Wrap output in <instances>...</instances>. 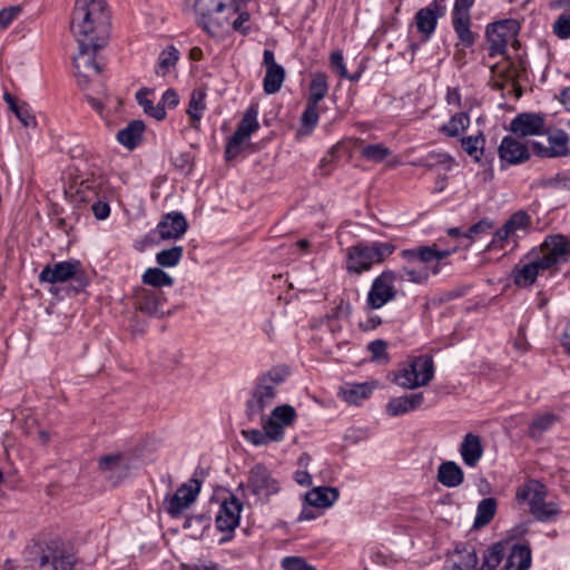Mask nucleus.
<instances>
[{"mask_svg":"<svg viewBox=\"0 0 570 570\" xmlns=\"http://www.w3.org/2000/svg\"><path fill=\"white\" fill-rule=\"evenodd\" d=\"M206 91L203 88H197L191 91L187 114L191 119V125L195 126L203 117V111L206 109Z\"/></svg>","mask_w":570,"mask_h":570,"instance_id":"nucleus-37","label":"nucleus"},{"mask_svg":"<svg viewBox=\"0 0 570 570\" xmlns=\"http://www.w3.org/2000/svg\"><path fill=\"white\" fill-rule=\"evenodd\" d=\"M434 376V363L430 355L411 358L394 373L393 382L403 389L426 386Z\"/></svg>","mask_w":570,"mask_h":570,"instance_id":"nucleus-4","label":"nucleus"},{"mask_svg":"<svg viewBox=\"0 0 570 570\" xmlns=\"http://www.w3.org/2000/svg\"><path fill=\"white\" fill-rule=\"evenodd\" d=\"M79 45V53L73 59V65L77 70L76 75L80 85L87 83L89 79L88 71L92 70L95 73H100L102 68L96 61V53L102 47H83L81 42Z\"/></svg>","mask_w":570,"mask_h":570,"instance_id":"nucleus-18","label":"nucleus"},{"mask_svg":"<svg viewBox=\"0 0 570 570\" xmlns=\"http://www.w3.org/2000/svg\"><path fill=\"white\" fill-rule=\"evenodd\" d=\"M142 282L153 287L160 288L164 286H171L174 284V278L160 268L150 267L145 271Z\"/></svg>","mask_w":570,"mask_h":570,"instance_id":"nucleus-43","label":"nucleus"},{"mask_svg":"<svg viewBox=\"0 0 570 570\" xmlns=\"http://www.w3.org/2000/svg\"><path fill=\"white\" fill-rule=\"evenodd\" d=\"M492 227V224L487 220H480L479 223L472 225L465 233L464 238L472 239L475 235L483 233Z\"/></svg>","mask_w":570,"mask_h":570,"instance_id":"nucleus-62","label":"nucleus"},{"mask_svg":"<svg viewBox=\"0 0 570 570\" xmlns=\"http://www.w3.org/2000/svg\"><path fill=\"white\" fill-rule=\"evenodd\" d=\"M473 2H454V8L452 11V24L453 29L461 41V43L465 47H471L475 37L473 32L470 30L471 27V14L470 9Z\"/></svg>","mask_w":570,"mask_h":570,"instance_id":"nucleus-16","label":"nucleus"},{"mask_svg":"<svg viewBox=\"0 0 570 570\" xmlns=\"http://www.w3.org/2000/svg\"><path fill=\"white\" fill-rule=\"evenodd\" d=\"M458 248L459 245H454L444 249L441 248L439 244H433L432 246H420L417 252V259L425 264L432 262H441L442 259L455 253Z\"/></svg>","mask_w":570,"mask_h":570,"instance_id":"nucleus-31","label":"nucleus"},{"mask_svg":"<svg viewBox=\"0 0 570 570\" xmlns=\"http://www.w3.org/2000/svg\"><path fill=\"white\" fill-rule=\"evenodd\" d=\"M540 271L542 268L538 258L524 265H515L512 269L513 282L520 287H528L535 282Z\"/></svg>","mask_w":570,"mask_h":570,"instance_id":"nucleus-28","label":"nucleus"},{"mask_svg":"<svg viewBox=\"0 0 570 570\" xmlns=\"http://www.w3.org/2000/svg\"><path fill=\"white\" fill-rule=\"evenodd\" d=\"M403 275L407 277V281L415 284H424L429 279V272L426 269L416 271L412 267L404 266Z\"/></svg>","mask_w":570,"mask_h":570,"instance_id":"nucleus-57","label":"nucleus"},{"mask_svg":"<svg viewBox=\"0 0 570 570\" xmlns=\"http://www.w3.org/2000/svg\"><path fill=\"white\" fill-rule=\"evenodd\" d=\"M149 92L150 90L147 88L139 89L136 92V100L147 115L157 120H161L166 117L165 108L160 104L154 106V102L147 98Z\"/></svg>","mask_w":570,"mask_h":570,"instance_id":"nucleus-41","label":"nucleus"},{"mask_svg":"<svg viewBox=\"0 0 570 570\" xmlns=\"http://www.w3.org/2000/svg\"><path fill=\"white\" fill-rule=\"evenodd\" d=\"M519 23L517 20L507 19L489 24L485 31L489 41V55L494 57L503 55L508 43L514 39L518 33Z\"/></svg>","mask_w":570,"mask_h":570,"instance_id":"nucleus-13","label":"nucleus"},{"mask_svg":"<svg viewBox=\"0 0 570 570\" xmlns=\"http://www.w3.org/2000/svg\"><path fill=\"white\" fill-rule=\"evenodd\" d=\"M187 220L183 214L173 212L158 224L157 230L161 239H177L187 230Z\"/></svg>","mask_w":570,"mask_h":570,"instance_id":"nucleus-22","label":"nucleus"},{"mask_svg":"<svg viewBox=\"0 0 570 570\" xmlns=\"http://www.w3.org/2000/svg\"><path fill=\"white\" fill-rule=\"evenodd\" d=\"M541 256L538 257L542 271L553 268L568 262L570 257V239L556 234L546 237L540 247Z\"/></svg>","mask_w":570,"mask_h":570,"instance_id":"nucleus-10","label":"nucleus"},{"mask_svg":"<svg viewBox=\"0 0 570 570\" xmlns=\"http://www.w3.org/2000/svg\"><path fill=\"white\" fill-rule=\"evenodd\" d=\"M246 489L257 500L266 503L272 495L279 492L281 484L265 465L256 464L248 472Z\"/></svg>","mask_w":570,"mask_h":570,"instance_id":"nucleus-9","label":"nucleus"},{"mask_svg":"<svg viewBox=\"0 0 570 570\" xmlns=\"http://www.w3.org/2000/svg\"><path fill=\"white\" fill-rule=\"evenodd\" d=\"M395 250L392 243L358 242L347 248L346 271L360 275L374 265L382 264Z\"/></svg>","mask_w":570,"mask_h":570,"instance_id":"nucleus-2","label":"nucleus"},{"mask_svg":"<svg viewBox=\"0 0 570 570\" xmlns=\"http://www.w3.org/2000/svg\"><path fill=\"white\" fill-rule=\"evenodd\" d=\"M242 509L243 503L235 495L224 500L215 520L217 529L222 532L234 531L239 523Z\"/></svg>","mask_w":570,"mask_h":570,"instance_id":"nucleus-19","label":"nucleus"},{"mask_svg":"<svg viewBox=\"0 0 570 570\" xmlns=\"http://www.w3.org/2000/svg\"><path fill=\"white\" fill-rule=\"evenodd\" d=\"M352 312V306L350 303L341 301L340 304L332 309L330 314L326 315L328 321L337 320L341 317H347Z\"/></svg>","mask_w":570,"mask_h":570,"instance_id":"nucleus-60","label":"nucleus"},{"mask_svg":"<svg viewBox=\"0 0 570 570\" xmlns=\"http://www.w3.org/2000/svg\"><path fill=\"white\" fill-rule=\"evenodd\" d=\"M179 59V51L176 47L169 46L159 55L158 63L156 66V73L165 76L171 67H174Z\"/></svg>","mask_w":570,"mask_h":570,"instance_id":"nucleus-44","label":"nucleus"},{"mask_svg":"<svg viewBox=\"0 0 570 570\" xmlns=\"http://www.w3.org/2000/svg\"><path fill=\"white\" fill-rule=\"evenodd\" d=\"M546 119L543 115L522 112L510 122V130L517 137L539 136L544 132Z\"/></svg>","mask_w":570,"mask_h":570,"instance_id":"nucleus-17","label":"nucleus"},{"mask_svg":"<svg viewBox=\"0 0 570 570\" xmlns=\"http://www.w3.org/2000/svg\"><path fill=\"white\" fill-rule=\"evenodd\" d=\"M237 2H218L213 12H204L195 2V12L197 13V23L209 36H215L229 21V14L238 11Z\"/></svg>","mask_w":570,"mask_h":570,"instance_id":"nucleus-12","label":"nucleus"},{"mask_svg":"<svg viewBox=\"0 0 570 570\" xmlns=\"http://www.w3.org/2000/svg\"><path fill=\"white\" fill-rule=\"evenodd\" d=\"M548 491L543 483L538 480H529L519 485L515 492V499L519 503H528L530 513L541 522L554 520L560 510L554 502H547Z\"/></svg>","mask_w":570,"mask_h":570,"instance_id":"nucleus-3","label":"nucleus"},{"mask_svg":"<svg viewBox=\"0 0 570 570\" xmlns=\"http://www.w3.org/2000/svg\"><path fill=\"white\" fill-rule=\"evenodd\" d=\"M184 249L181 246H174L168 249L160 250L156 254V262L161 267H174L179 264L183 258Z\"/></svg>","mask_w":570,"mask_h":570,"instance_id":"nucleus-45","label":"nucleus"},{"mask_svg":"<svg viewBox=\"0 0 570 570\" xmlns=\"http://www.w3.org/2000/svg\"><path fill=\"white\" fill-rule=\"evenodd\" d=\"M368 350L374 360H380L386 356V343L383 340H375L368 344Z\"/></svg>","mask_w":570,"mask_h":570,"instance_id":"nucleus-63","label":"nucleus"},{"mask_svg":"<svg viewBox=\"0 0 570 570\" xmlns=\"http://www.w3.org/2000/svg\"><path fill=\"white\" fill-rule=\"evenodd\" d=\"M458 560L453 561L452 570H475L479 559L474 548L464 546L461 549H456Z\"/></svg>","mask_w":570,"mask_h":570,"instance_id":"nucleus-36","label":"nucleus"},{"mask_svg":"<svg viewBox=\"0 0 570 570\" xmlns=\"http://www.w3.org/2000/svg\"><path fill=\"white\" fill-rule=\"evenodd\" d=\"M40 282L50 284L65 283L72 281L77 291L83 289L88 285V279L81 269L78 261H65L50 266L47 265L39 274Z\"/></svg>","mask_w":570,"mask_h":570,"instance_id":"nucleus-7","label":"nucleus"},{"mask_svg":"<svg viewBox=\"0 0 570 570\" xmlns=\"http://www.w3.org/2000/svg\"><path fill=\"white\" fill-rule=\"evenodd\" d=\"M470 125L468 114L458 112L451 117V119L444 124L440 130L449 137H458L466 130Z\"/></svg>","mask_w":570,"mask_h":570,"instance_id":"nucleus-38","label":"nucleus"},{"mask_svg":"<svg viewBox=\"0 0 570 570\" xmlns=\"http://www.w3.org/2000/svg\"><path fill=\"white\" fill-rule=\"evenodd\" d=\"M460 455L466 466L474 468L483 455V444L480 435L466 433L460 444Z\"/></svg>","mask_w":570,"mask_h":570,"instance_id":"nucleus-23","label":"nucleus"},{"mask_svg":"<svg viewBox=\"0 0 570 570\" xmlns=\"http://www.w3.org/2000/svg\"><path fill=\"white\" fill-rule=\"evenodd\" d=\"M553 31L560 39L570 38V7L557 18Z\"/></svg>","mask_w":570,"mask_h":570,"instance_id":"nucleus-50","label":"nucleus"},{"mask_svg":"<svg viewBox=\"0 0 570 570\" xmlns=\"http://www.w3.org/2000/svg\"><path fill=\"white\" fill-rule=\"evenodd\" d=\"M568 141L569 136L563 130L549 135V144L552 148L551 155H556V157L567 156L569 154Z\"/></svg>","mask_w":570,"mask_h":570,"instance_id":"nucleus-47","label":"nucleus"},{"mask_svg":"<svg viewBox=\"0 0 570 570\" xmlns=\"http://www.w3.org/2000/svg\"><path fill=\"white\" fill-rule=\"evenodd\" d=\"M424 401L422 392L405 396L393 397L386 404V412L391 416H399L419 409Z\"/></svg>","mask_w":570,"mask_h":570,"instance_id":"nucleus-25","label":"nucleus"},{"mask_svg":"<svg viewBox=\"0 0 570 570\" xmlns=\"http://www.w3.org/2000/svg\"><path fill=\"white\" fill-rule=\"evenodd\" d=\"M302 125L309 130L313 129L318 121V104L306 101V108L301 118Z\"/></svg>","mask_w":570,"mask_h":570,"instance_id":"nucleus-51","label":"nucleus"},{"mask_svg":"<svg viewBox=\"0 0 570 570\" xmlns=\"http://www.w3.org/2000/svg\"><path fill=\"white\" fill-rule=\"evenodd\" d=\"M445 12V8L439 2H432L431 4L420 9L415 14V24L419 30L426 39L434 32L438 20Z\"/></svg>","mask_w":570,"mask_h":570,"instance_id":"nucleus-20","label":"nucleus"},{"mask_svg":"<svg viewBox=\"0 0 570 570\" xmlns=\"http://www.w3.org/2000/svg\"><path fill=\"white\" fill-rule=\"evenodd\" d=\"M100 184V181L97 183L95 179L82 180L77 189L79 200L83 203L94 202L98 196L97 188Z\"/></svg>","mask_w":570,"mask_h":570,"instance_id":"nucleus-49","label":"nucleus"},{"mask_svg":"<svg viewBox=\"0 0 570 570\" xmlns=\"http://www.w3.org/2000/svg\"><path fill=\"white\" fill-rule=\"evenodd\" d=\"M282 567L285 570H315L314 567L308 564L303 558L286 557L282 560Z\"/></svg>","mask_w":570,"mask_h":570,"instance_id":"nucleus-56","label":"nucleus"},{"mask_svg":"<svg viewBox=\"0 0 570 570\" xmlns=\"http://www.w3.org/2000/svg\"><path fill=\"white\" fill-rule=\"evenodd\" d=\"M110 24L111 12L107 2H76L71 14V31L83 47H104Z\"/></svg>","mask_w":570,"mask_h":570,"instance_id":"nucleus-1","label":"nucleus"},{"mask_svg":"<svg viewBox=\"0 0 570 570\" xmlns=\"http://www.w3.org/2000/svg\"><path fill=\"white\" fill-rule=\"evenodd\" d=\"M558 416L553 413H543L537 415L529 424L528 435L532 440L539 441L543 433L550 430L556 422Z\"/></svg>","mask_w":570,"mask_h":570,"instance_id":"nucleus-32","label":"nucleus"},{"mask_svg":"<svg viewBox=\"0 0 570 570\" xmlns=\"http://www.w3.org/2000/svg\"><path fill=\"white\" fill-rule=\"evenodd\" d=\"M135 306L138 311L153 316H163L161 294L147 288H138L135 294Z\"/></svg>","mask_w":570,"mask_h":570,"instance_id":"nucleus-21","label":"nucleus"},{"mask_svg":"<svg viewBox=\"0 0 570 570\" xmlns=\"http://www.w3.org/2000/svg\"><path fill=\"white\" fill-rule=\"evenodd\" d=\"M337 488L316 487L305 494V501L315 508H330L338 499Z\"/></svg>","mask_w":570,"mask_h":570,"instance_id":"nucleus-27","label":"nucleus"},{"mask_svg":"<svg viewBox=\"0 0 570 570\" xmlns=\"http://www.w3.org/2000/svg\"><path fill=\"white\" fill-rule=\"evenodd\" d=\"M276 423H279L282 426L287 428L293 425L296 419V411L293 406L288 404L276 406L269 416Z\"/></svg>","mask_w":570,"mask_h":570,"instance_id":"nucleus-46","label":"nucleus"},{"mask_svg":"<svg viewBox=\"0 0 570 570\" xmlns=\"http://www.w3.org/2000/svg\"><path fill=\"white\" fill-rule=\"evenodd\" d=\"M530 223V217L525 212H517L510 216V218L504 223L507 228L514 234L517 230L524 229Z\"/></svg>","mask_w":570,"mask_h":570,"instance_id":"nucleus-53","label":"nucleus"},{"mask_svg":"<svg viewBox=\"0 0 570 570\" xmlns=\"http://www.w3.org/2000/svg\"><path fill=\"white\" fill-rule=\"evenodd\" d=\"M436 479L446 488H456L463 483L464 473L454 461H445L439 465Z\"/></svg>","mask_w":570,"mask_h":570,"instance_id":"nucleus-26","label":"nucleus"},{"mask_svg":"<svg viewBox=\"0 0 570 570\" xmlns=\"http://www.w3.org/2000/svg\"><path fill=\"white\" fill-rule=\"evenodd\" d=\"M285 375L273 370L259 377L252 397L247 401V414L254 417L272 404L276 397V389L284 381Z\"/></svg>","mask_w":570,"mask_h":570,"instance_id":"nucleus-6","label":"nucleus"},{"mask_svg":"<svg viewBox=\"0 0 570 570\" xmlns=\"http://www.w3.org/2000/svg\"><path fill=\"white\" fill-rule=\"evenodd\" d=\"M531 561V549L525 544H514L508 557L504 570H528Z\"/></svg>","mask_w":570,"mask_h":570,"instance_id":"nucleus-30","label":"nucleus"},{"mask_svg":"<svg viewBox=\"0 0 570 570\" xmlns=\"http://www.w3.org/2000/svg\"><path fill=\"white\" fill-rule=\"evenodd\" d=\"M485 138L481 131L475 136H468L461 139V145L464 151L474 159L480 161L484 150Z\"/></svg>","mask_w":570,"mask_h":570,"instance_id":"nucleus-39","label":"nucleus"},{"mask_svg":"<svg viewBox=\"0 0 570 570\" xmlns=\"http://www.w3.org/2000/svg\"><path fill=\"white\" fill-rule=\"evenodd\" d=\"M402 277L403 275L399 276L392 269H385L377 277H375L367 293V307L371 309H379L387 303L394 301L397 295L395 282Z\"/></svg>","mask_w":570,"mask_h":570,"instance_id":"nucleus-8","label":"nucleus"},{"mask_svg":"<svg viewBox=\"0 0 570 570\" xmlns=\"http://www.w3.org/2000/svg\"><path fill=\"white\" fill-rule=\"evenodd\" d=\"M200 491V482L197 479H191L190 484H181L175 494L166 498V511L171 517L179 515L187 509L197 498Z\"/></svg>","mask_w":570,"mask_h":570,"instance_id":"nucleus-14","label":"nucleus"},{"mask_svg":"<svg viewBox=\"0 0 570 570\" xmlns=\"http://www.w3.org/2000/svg\"><path fill=\"white\" fill-rule=\"evenodd\" d=\"M14 115L23 127L35 128L37 126L36 117L31 114V110L26 102L21 104L20 109H18Z\"/></svg>","mask_w":570,"mask_h":570,"instance_id":"nucleus-55","label":"nucleus"},{"mask_svg":"<svg viewBox=\"0 0 570 570\" xmlns=\"http://www.w3.org/2000/svg\"><path fill=\"white\" fill-rule=\"evenodd\" d=\"M92 213L97 219H106L110 214L109 204L102 200H95L91 205Z\"/></svg>","mask_w":570,"mask_h":570,"instance_id":"nucleus-61","label":"nucleus"},{"mask_svg":"<svg viewBox=\"0 0 570 570\" xmlns=\"http://www.w3.org/2000/svg\"><path fill=\"white\" fill-rule=\"evenodd\" d=\"M145 128V124L141 120H132L118 131L117 140L127 149L132 150L141 141Z\"/></svg>","mask_w":570,"mask_h":570,"instance_id":"nucleus-29","label":"nucleus"},{"mask_svg":"<svg viewBox=\"0 0 570 570\" xmlns=\"http://www.w3.org/2000/svg\"><path fill=\"white\" fill-rule=\"evenodd\" d=\"M501 169L510 165H520L530 158L527 145L520 142L515 137L505 136L498 148Z\"/></svg>","mask_w":570,"mask_h":570,"instance_id":"nucleus-15","label":"nucleus"},{"mask_svg":"<svg viewBox=\"0 0 570 570\" xmlns=\"http://www.w3.org/2000/svg\"><path fill=\"white\" fill-rule=\"evenodd\" d=\"M22 7L20 4L10 6L0 10V29H6L8 26L20 16Z\"/></svg>","mask_w":570,"mask_h":570,"instance_id":"nucleus-54","label":"nucleus"},{"mask_svg":"<svg viewBox=\"0 0 570 570\" xmlns=\"http://www.w3.org/2000/svg\"><path fill=\"white\" fill-rule=\"evenodd\" d=\"M77 563L73 548L61 540L49 541L37 559L38 570H73Z\"/></svg>","mask_w":570,"mask_h":570,"instance_id":"nucleus-5","label":"nucleus"},{"mask_svg":"<svg viewBox=\"0 0 570 570\" xmlns=\"http://www.w3.org/2000/svg\"><path fill=\"white\" fill-rule=\"evenodd\" d=\"M328 92L327 76L324 72L311 75L307 101L320 104Z\"/></svg>","mask_w":570,"mask_h":570,"instance_id":"nucleus-35","label":"nucleus"},{"mask_svg":"<svg viewBox=\"0 0 570 570\" xmlns=\"http://www.w3.org/2000/svg\"><path fill=\"white\" fill-rule=\"evenodd\" d=\"M98 466L105 478L109 479L112 483H117L121 478L127 476L129 471V464L119 454L102 456L98 462Z\"/></svg>","mask_w":570,"mask_h":570,"instance_id":"nucleus-24","label":"nucleus"},{"mask_svg":"<svg viewBox=\"0 0 570 570\" xmlns=\"http://www.w3.org/2000/svg\"><path fill=\"white\" fill-rule=\"evenodd\" d=\"M164 108H175L179 104V97L174 89H167L161 97V101L159 102Z\"/></svg>","mask_w":570,"mask_h":570,"instance_id":"nucleus-64","label":"nucleus"},{"mask_svg":"<svg viewBox=\"0 0 570 570\" xmlns=\"http://www.w3.org/2000/svg\"><path fill=\"white\" fill-rule=\"evenodd\" d=\"M373 392V387L367 383L347 384L340 391V396L350 404H358L367 399Z\"/></svg>","mask_w":570,"mask_h":570,"instance_id":"nucleus-33","label":"nucleus"},{"mask_svg":"<svg viewBox=\"0 0 570 570\" xmlns=\"http://www.w3.org/2000/svg\"><path fill=\"white\" fill-rule=\"evenodd\" d=\"M285 80V69L283 67L266 69L263 80V88L267 95L276 94L281 90Z\"/></svg>","mask_w":570,"mask_h":570,"instance_id":"nucleus-42","label":"nucleus"},{"mask_svg":"<svg viewBox=\"0 0 570 570\" xmlns=\"http://www.w3.org/2000/svg\"><path fill=\"white\" fill-rule=\"evenodd\" d=\"M243 434L245 439L248 442L253 443L254 445H266L271 442L265 430L261 431L253 429L248 431H243Z\"/></svg>","mask_w":570,"mask_h":570,"instance_id":"nucleus-58","label":"nucleus"},{"mask_svg":"<svg viewBox=\"0 0 570 570\" xmlns=\"http://www.w3.org/2000/svg\"><path fill=\"white\" fill-rule=\"evenodd\" d=\"M390 154L391 150L382 144L366 145L361 150L363 158L374 163L383 161Z\"/></svg>","mask_w":570,"mask_h":570,"instance_id":"nucleus-48","label":"nucleus"},{"mask_svg":"<svg viewBox=\"0 0 570 570\" xmlns=\"http://www.w3.org/2000/svg\"><path fill=\"white\" fill-rule=\"evenodd\" d=\"M331 67L340 75L342 78H347L348 72L344 63V58L341 51L332 52L330 57Z\"/></svg>","mask_w":570,"mask_h":570,"instance_id":"nucleus-59","label":"nucleus"},{"mask_svg":"<svg viewBox=\"0 0 570 570\" xmlns=\"http://www.w3.org/2000/svg\"><path fill=\"white\" fill-rule=\"evenodd\" d=\"M497 512V500L494 498L482 499L476 508V514L473 522L474 529H480L489 524Z\"/></svg>","mask_w":570,"mask_h":570,"instance_id":"nucleus-34","label":"nucleus"},{"mask_svg":"<svg viewBox=\"0 0 570 570\" xmlns=\"http://www.w3.org/2000/svg\"><path fill=\"white\" fill-rule=\"evenodd\" d=\"M257 115L258 111L253 106L245 111L242 120L237 125L235 132L229 137L226 144L225 158L227 160L237 157L243 150L244 141L259 128Z\"/></svg>","mask_w":570,"mask_h":570,"instance_id":"nucleus-11","label":"nucleus"},{"mask_svg":"<svg viewBox=\"0 0 570 570\" xmlns=\"http://www.w3.org/2000/svg\"><path fill=\"white\" fill-rule=\"evenodd\" d=\"M263 430L266 431L271 442H279L285 436V428L273 421L271 417L263 422Z\"/></svg>","mask_w":570,"mask_h":570,"instance_id":"nucleus-52","label":"nucleus"},{"mask_svg":"<svg viewBox=\"0 0 570 570\" xmlns=\"http://www.w3.org/2000/svg\"><path fill=\"white\" fill-rule=\"evenodd\" d=\"M505 548L503 542H497L483 553V561L480 570H494L504 557Z\"/></svg>","mask_w":570,"mask_h":570,"instance_id":"nucleus-40","label":"nucleus"}]
</instances>
